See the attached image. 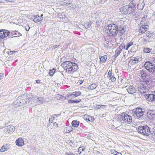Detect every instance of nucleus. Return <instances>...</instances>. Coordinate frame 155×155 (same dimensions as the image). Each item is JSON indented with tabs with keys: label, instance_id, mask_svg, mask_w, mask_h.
<instances>
[{
	"label": "nucleus",
	"instance_id": "8",
	"mask_svg": "<svg viewBox=\"0 0 155 155\" xmlns=\"http://www.w3.org/2000/svg\"><path fill=\"white\" fill-rule=\"evenodd\" d=\"M144 112L141 108H137L134 111V115H136L138 118H141L143 115Z\"/></svg>",
	"mask_w": 155,
	"mask_h": 155
},
{
	"label": "nucleus",
	"instance_id": "45",
	"mask_svg": "<svg viewBox=\"0 0 155 155\" xmlns=\"http://www.w3.org/2000/svg\"><path fill=\"white\" fill-rule=\"evenodd\" d=\"M68 97L69 98H73L75 97L74 96V95L72 93L71 94H69L68 96Z\"/></svg>",
	"mask_w": 155,
	"mask_h": 155
},
{
	"label": "nucleus",
	"instance_id": "43",
	"mask_svg": "<svg viewBox=\"0 0 155 155\" xmlns=\"http://www.w3.org/2000/svg\"><path fill=\"white\" fill-rule=\"evenodd\" d=\"M94 120V117L92 116H89L88 121L93 122Z\"/></svg>",
	"mask_w": 155,
	"mask_h": 155
},
{
	"label": "nucleus",
	"instance_id": "15",
	"mask_svg": "<svg viewBox=\"0 0 155 155\" xmlns=\"http://www.w3.org/2000/svg\"><path fill=\"white\" fill-rule=\"evenodd\" d=\"M127 90L129 93L130 94H133L136 92L135 87L131 86L128 87L127 88Z\"/></svg>",
	"mask_w": 155,
	"mask_h": 155
},
{
	"label": "nucleus",
	"instance_id": "4",
	"mask_svg": "<svg viewBox=\"0 0 155 155\" xmlns=\"http://www.w3.org/2000/svg\"><path fill=\"white\" fill-rule=\"evenodd\" d=\"M118 118L120 121L123 123H130L132 122V119L131 117L125 113H122L119 116Z\"/></svg>",
	"mask_w": 155,
	"mask_h": 155
},
{
	"label": "nucleus",
	"instance_id": "46",
	"mask_svg": "<svg viewBox=\"0 0 155 155\" xmlns=\"http://www.w3.org/2000/svg\"><path fill=\"white\" fill-rule=\"evenodd\" d=\"M30 28V27L28 25H26L25 26V29L27 31L29 30Z\"/></svg>",
	"mask_w": 155,
	"mask_h": 155
},
{
	"label": "nucleus",
	"instance_id": "44",
	"mask_svg": "<svg viewBox=\"0 0 155 155\" xmlns=\"http://www.w3.org/2000/svg\"><path fill=\"white\" fill-rule=\"evenodd\" d=\"M89 116L87 115H85L83 117L84 119L87 122L88 121Z\"/></svg>",
	"mask_w": 155,
	"mask_h": 155
},
{
	"label": "nucleus",
	"instance_id": "9",
	"mask_svg": "<svg viewBox=\"0 0 155 155\" xmlns=\"http://www.w3.org/2000/svg\"><path fill=\"white\" fill-rule=\"evenodd\" d=\"M114 40L116 41V39ZM118 44V43H117L116 41L113 42H111L110 41V39H106L104 42L105 45H106L107 47H112L114 45H115V46H117V44Z\"/></svg>",
	"mask_w": 155,
	"mask_h": 155
},
{
	"label": "nucleus",
	"instance_id": "7",
	"mask_svg": "<svg viewBox=\"0 0 155 155\" xmlns=\"http://www.w3.org/2000/svg\"><path fill=\"white\" fill-rule=\"evenodd\" d=\"M138 131L142 135L148 136L150 134V129L147 126H139L138 128Z\"/></svg>",
	"mask_w": 155,
	"mask_h": 155
},
{
	"label": "nucleus",
	"instance_id": "18",
	"mask_svg": "<svg viewBox=\"0 0 155 155\" xmlns=\"http://www.w3.org/2000/svg\"><path fill=\"white\" fill-rule=\"evenodd\" d=\"M107 75V77L112 81L114 82L115 81L116 78L114 77V74L112 73L111 70L109 71Z\"/></svg>",
	"mask_w": 155,
	"mask_h": 155
},
{
	"label": "nucleus",
	"instance_id": "3",
	"mask_svg": "<svg viewBox=\"0 0 155 155\" xmlns=\"http://www.w3.org/2000/svg\"><path fill=\"white\" fill-rule=\"evenodd\" d=\"M21 106L28 104L33 97L31 94H26L19 97Z\"/></svg>",
	"mask_w": 155,
	"mask_h": 155
},
{
	"label": "nucleus",
	"instance_id": "62",
	"mask_svg": "<svg viewBox=\"0 0 155 155\" xmlns=\"http://www.w3.org/2000/svg\"><path fill=\"white\" fill-rule=\"evenodd\" d=\"M152 68L153 69L155 68V66H153L152 64V67H151L150 68Z\"/></svg>",
	"mask_w": 155,
	"mask_h": 155
},
{
	"label": "nucleus",
	"instance_id": "57",
	"mask_svg": "<svg viewBox=\"0 0 155 155\" xmlns=\"http://www.w3.org/2000/svg\"><path fill=\"white\" fill-rule=\"evenodd\" d=\"M73 143L72 142H70V144L73 147H74V146H73Z\"/></svg>",
	"mask_w": 155,
	"mask_h": 155
},
{
	"label": "nucleus",
	"instance_id": "17",
	"mask_svg": "<svg viewBox=\"0 0 155 155\" xmlns=\"http://www.w3.org/2000/svg\"><path fill=\"white\" fill-rule=\"evenodd\" d=\"M11 148L10 144H7L3 145L1 147L0 151L1 152H5L9 150Z\"/></svg>",
	"mask_w": 155,
	"mask_h": 155
},
{
	"label": "nucleus",
	"instance_id": "39",
	"mask_svg": "<svg viewBox=\"0 0 155 155\" xmlns=\"http://www.w3.org/2000/svg\"><path fill=\"white\" fill-rule=\"evenodd\" d=\"M55 117L54 116H51L49 118V121L50 123H53Z\"/></svg>",
	"mask_w": 155,
	"mask_h": 155
},
{
	"label": "nucleus",
	"instance_id": "24",
	"mask_svg": "<svg viewBox=\"0 0 155 155\" xmlns=\"http://www.w3.org/2000/svg\"><path fill=\"white\" fill-rule=\"evenodd\" d=\"M131 60L133 63L137 64L140 61V59L139 57H137L133 58Z\"/></svg>",
	"mask_w": 155,
	"mask_h": 155
},
{
	"label": "nucleus",
	"instance_id": "48",
	"mask_svg": "<svg viewBox=\"0 0 155 155\" xmlns=\"http://www.w3.org/2000/svg\"><path fill=\"white\" fill-rule=\"evenodd\" d=\"M5 1L7 2H14L16 1V0H5Z\"/></svg>",
	"mask_w": 155,
	"mask_h": 155
},
{
	"label": "nucleus",
	"instance_id": "64",
	"mask_svg": "<svg viewBox=\"0 0 155 155\" xmlns=\"http://www.w3.org/2000/svg\"><path fill=\"white\" fill-rule=\"evenodd\" d=\"M153 132L154 134V135L155 136V129H154L153 130Z\"/></svg>",
	"mask_w": 155,
	"mask_h": 155
},
{
	"label": "nucleus",
	"instance_id": "6",
	"mask_svg": "<svg viewBox=\"0 0 155 155\" xmlns=\"http://www.w3.org/2000/svg\"><path fill=\"white\" fill-rule=\"evenodd\" d=\"M136 4L131 3L130 5V7L128 6H124L120 8V12L123 14L126 15L129 14L130 13V11L133 7H134L136 6Z\"/></svg>",
	"mask_w": 155,
	"mask_h": 155
},
{
	"label": "nucleus",
	"instance_id": "14",
	"mask_svg": "<svg viewBox=\"0 0 155 155\" xmlns=\"http://www.w3.org/2000/svg\"><path fill=\"white\" fill-rule=\"evenodd\" d=\"M148 23L146 22V24L142 25L140 28L139 30V33H144L147 31V29L148 28Z\"/></svg>",
	"mask_w": 155,
	"mask_h": 155
},
{
	"label": "nucleus",
	"instance_id": "12",
	"mask_svg": "<svg viewBox=\"0 0 155 155\" xmlns=\"http://www.w3.org/2000/svg\"><path fill=\"white\" fill-rule=\"evenodd\" d=\"M10 34V32L8 31L5 29L0 30V39H3L6 38Z\"/></svg>",
	"mask_w": 155,
	"mask_h": 155
},
{
	"label": "nucleus",
	"instance_id": "2",
	"mask_svg": "<svg viewBox=\"0 0 155 155\" xmlns=\"http://www.w3.org/2000/svg\"><path fill=\"white\" fill-rule=\"evenodd\" d=\"M149 82L147 81H143L139 85L138 90L141 94L145 93L148 91L150 87Z\"/></svg>",
	"mask_w": 155,
	"mask_h": 155
},
{
	"label": "nucleus",
	"instance_id": "35",
	"mask_svg": "<svg viewBox=\"0 0 155 155\" xmlns=\"http://www.w3.org/2000/svg\"><path fill=\"white\" fill-rule=\"evenodd\" d=\"M56 70L55 69H53L52 70H50V71L49 72V75L50 76H52L54 74V73L55 72Z\"/></svg>",
	"mask_w": 155,
	"mask_h": 155
},
{
	"label": "nucleus",
	"instance_id": "10",
	"mask_svg": "<svg viewBox=\"0 0 155 155\" xmlns=\"http://www.w3.org/2000/svg\"><path fill=\"white\" fill-rule=\"evenodd\" d=\"M152 94H147L146 95V98L147 101L152 102L155 101V91L152 92Z\"/></svg>",
	"mask_w": 155,
	"mask_h": 155
},
{
	"label": "nucleus",
	"instance_id": "20",
	"mask_svg": "<svg viewBox=\"0 0 155 155\" xmlns=\"http://www.w3.org/2000/svg\"><path fill=\"white\" fill-rule=\"evenodd\" d=\"M43 15L42 14L40 16L38 15L37 16L35 15V16L34 17H35V18L34 19L33 21L35 23L40 22L43 20Z\"/></svg>",
	"mask_w": 155,
	"mask_h": 155
},
{
	"label": "nucleus",
	"instance_id": "56",
	"mask_svg": "<svg viewBox=\"0 0 155 155\" xmlns=\"http://www.w3.org/2000/svg\"><path fill=\"white\" fill-rule=\"evenodd\" d=\"M16 52V51H11L9 52L8 54H12L14 52Z\"/></svg>",
	"mask_w": 155,
	"mask_h": 155
},
{
	"label": "nucleus",
	"instance_id": "19",
	"mask_svg": "<svg viewBox=\"0 0 155 155\" xmlns=\"http://www.w3.org/2000/svg\"><path fill=\"white\" fill-rule=\"evenodd\" d=\"M20 103H21L20 101H19V97H18L14 101L13 104L15 107H18L21 106Z\"/></svg>",
	"mask_w": 155,
	"mask_h": 155
},
{
	"label": "nucleus",
	"instance_id": "23",
	"mask_svg": "<svg viewBox=\"0 0 155 155\" xmlns=\"http://www.w3.org/2000/svg\"><path fill=\"white\" fill-rule=\"evenodd\" d=\"M121 48H122V47H121L120 46L115 51V54L114 56L115 58H117L121 52L122 51V49Z\"/></svg>",
	"mask_w": 155,
	"mask_h": 155
},
{
	"label": "nucleus",
	"instance_id": "22",
	"mask_svg": "<svg viewBox=\"0 0 155 155\" xmlns=\"http://www.w3.org/2000/svg\"><path fill=\"white\" fill-rule=\"evenodd\" d=\"M10 35L12 36V38L17 37L21 35V34L16 31H12L11 32Z\"/></svg>",
	"mask_w": 155,
	"mask_h": 155
},
{
	"label": "nucleus",
	"instance_id": "63",
	"mask_svg": "<svg viewBox=\"0 0 155 155\" xmlns=\"http://www.w3.org/2000/svg\"><path fill=\"white\" fill-rule=\"evenodd\" d=\"M2 74L0 73V80L1 79Z\"/></svg>",
	"mask_w": 155,
	"mask_h": 155
},
{
	"label": "nucleus",
	"instance_id": "29",
	"mask_svg": "<svg viewBox=\"0 0 155 155\" xmlns=\"http://www.w3.org/2000/svg\"><path fill=\"white\" fill-rule=\"evenodd\" d=\"M85 149L84 147H80L78 148V152H79V154H84Z\"/></svg>",
	"mask_w": 155,
	"mask_h": 155
},
{
	"label": "nucleus",
	"instance_id": "33",
	"mask_svg": "<svg viewBox=\"0 0 155 155\" xmlns=\"http://www.w3.org/2000/svg\"><path fill=\"white\" fill-rule=\"evenodd\" d=\"M91 25V22L89 21L88 22H87L86 23L84 24V26L86 28H89Z\"/></svg>",
	"mask_w": 155,
	"mask_h": 155
},
{
	"label": "nucleus",
	"instance_id": "49",
	"mask_svg": "<svg viewBox=\"0 0 155 155\" xmlns=\"http://www.w3.org/2000/svg\"><path fill=\"white\" fill-rule=\"evenodd\" d=\"M53 126L56 127H58V124L56 122H54L53 124Z\"/></svg>",
	"mask_w": 155,
	"mask_h": 155
},
{
	"label": "nucleus",
	"instance_id": "55",
	"mask_svg": "<svg viewBox=\"0 0 155 155\" xmlns=\"http://www.w3.org/2000/svg\"><path fill=\"white\" fill-rule=\"evenodd\" d=\"M59 46V45H56L55 46L54 45L53 46L52 48H57V47H58Z\"/></svg>",
	"mask_w": 155,
	"mask_h": 155
},
{
	"label": "nucleus",
	"instance_id": "16",
	"mask_svg": "<svg viewBox=\"0 0 155 155\" xmlns=\"http://www.w3.org/2000/svg\"><path fill=\"white\" fill-rule=\"evenodd\" d=\"M15 143L16 145L19 147L22 146L24 144V140L21 138H19L17 139L15 141Z\"/></svg>",
	"mask_w": 155,
	"mask_h": 155
},
{
	"label": "nucleus",
	"instance_id": "54",
	"mask_svg": "<svg viewBox=\"0 0 155 155\" xmlns=\"http://www.w3.org/2000/svg\"><path fill=\"white\" fill-rule=\"evenodd\" d=\"M59 76L61 78H63V77L64 76V75L62 73H60L59 74Z\"/></svg>",
	"mask_w": 155,
	"mask_h": 155
},
{
	"label": "nucleus",
	"instance_id": "37",
	"mask_svg": "<svg viewBox=\"0 0 155 155\" xmlns=\"http://www.w3.org/2000/svg\"><path fill=\"white\" fill-rule=\"evenodd\" d=\"M151 49L146 48H144L143 50V51L146 53H149L151 51Z\"/></svg>",
	"mask_w": 155,
	"mask_h": 155
},
{
	"label": "nucleus",
	"instance_id": "50",
	"mask_svg": "<svg viewBox=\"0 0 155 155\" xmlns=\"http://www.w3.org/2000/svg\"><path fill=\"white\" fill-rule=\"evenodd\" d=\"M72 5H73V4L72 3H70V2H69L68 4L66 5H67V6L68 5L69 6H70V7H71L72 6Z\"/></svg>",
	"mask_w": 155,
	"mask_h": 155
},
{
	"label": "nucleus",
	"instance_id": "28",
	"mask_svg": "<svg viewBox=\"0 0 155 155\" xmlns=\"http://www.w3.org/2000/svg\"><path fill=\"white\" fill-rule=\"evenodd\" d=\"M144 4L143 2H140L137 5V8L138 9L140 10H142L144 6Z\"/></svg>",
	"mask_w": 155,
	"mask_h": 155
},
{
	"label": "nucleus",
	"instance_id": "60",
	"mask_svg": "<svg viewBox=\"0 0 155 155\" xmlns=\"http://www.w3.org/2000/svg\"><path fill=\"white\" fill-rule=\"evenodd\" d=\"M146 36H147V37H149V33H148V32H147V33H146Z\"/></svg>",
	"mask_w": 155,
	"mask_h": 155
},
{
	"label": "nucleus",
	"instance_id": "38",
	"mask_svg": "<svg viewBox=\"0 0 155 155\" xmlns=\"http://www.w3.org/2000/svg\"><path fill=\"white\" fill-rule=\"evenodd\" d=\"M133 45V42H130L128 43L127 44V46H126V48H125V49L127 50L129 48Z\"/></svg>",
	"mask_w": 155,
	"mask_h": 155
},
{
	"label": "nucleus",
	"instance_id": "36",
	"mask_svg": "<svg viewBox=\"0 0 155 155\" xmlns=\"http://www.w3.org/2000/svg\"><path fill=\"white\" fill-rule=\"evenodd\" d=\"M69 1V0H62V1L60 2V3L61 4H64L67 5L68 4Z\"/></svg>",
	"mask_w": 155,
	"mask_h": 155
},
{
	"label": "nucleus",
	"instance_id": "32",
	"mask_svg": "<svg viewBox=\"0 0 155 155\" xmlns=\"http://www.w3.org/2000/svg\"><path fill=\"white\" fill-rule=\"evenodd\" d=\"M107 57L106 55L101 56L100 58V61L103 62H105L107 60Z\"/></svg>",
	"mask_w": 155,
	"mask_h": 155
},
{
	"label": "nucleus",
	"instance_id": "59",
	"mask_svg": "<svg viewBox=\"0 0 155 155\" xmlns=\"http://www.w3.org/2000/svg\"><path fill=\"white\" fill-rule=\"evenodd\" d=\"M58 115H59V114H58V115H57V114H54V115H52V116H54V117H55H55H57L58 116Z\"/></svg>",
	"mask_w": 155,
	"mask_h": 155
},
{
	"label": "nucleus",
	"instance_id": "58",
	"mask_svg": "<svg viewBox=\"0 0 155 155\" xmlns=\"http://www.w3.org/2000/svg\"><path fill=\"white\" fill-rule=\"evenodd\" d=\"M36 82V83H40V80H37L36 81H35Z\"/></svg>",
	"mask_w": 155,
	"mask_h": 155
},
{
	"label": "nucleus",
	"instance_id": "25",
	"mask_svg": "<svg viewBox=\"0 0 155 155\" xmlns=\"http://www.w3.org/2000/svg\"><path fill=\"white\" fill-rule=\"evenodd\" d=\"M147 116L150 118H152L155 116L153 111L151 110H149L147 113Z\"/></svg>",
	"mask_w": 155,
	"mask_h": 155
},
{
	"label": "nucleus",
	"instance_id": "61",
	"mask_svg": "<svg viewBox=\"0 0 155 155\" xmlns=\"http://www.w3.org/2000/svg\"><path fill=\"white\" fill-rule=\"evenodd\" d=\"M104 1H102V0H101L100 1V3H104Z\"/></svg>",
	"mask_w": 155,
	"mask_h": 155
},
{
	"label": "nucleus",
	"instance_id": "51",
	"mask_svg": "<svg viewBox=\"0 0 155 155\" xmlns=\"http://www.w3.org/2000/svg\"><path fill=\"white\" fill-rule=\"evenodd\" d=\"M115 154H114V155H121V154L120 153H118L116 151L115 152Z\"/></svg>",
	"mask_w": 155,
	"mask_h": 155
},
{
	"label": "nucleus",
	"instance_id": "30",
	"mask_svg": "<svg viewBox=\"0 0 155 155\" xmlns=\"http://www.w3.org/2000/svg\"><path fill=\"white\" fill-rule=\"evenodd\" d=\"M64 131H66V132L69 133L73 130V128L71 127H66L64 129Z\"/></svg>",
	"mask_w": 155,
	"mask_h": 155
},
{
	"label": "nucleus",
	"instance_id": "47",
	"mask_svg": "<svg viewBox=\"0 0 155 155\" xmlns=\"http://www.w3.org/2000/svg\"><path fill=\"white\" fill-rule=\"evenodd\" d=\"M74 103H79L81 101V100H74Z\"/></svg>",
	"mask_w": 155,
	"mask_h": 155
},
{
	"label": "nucleus",
	"instance_id": "21",
	"mask_svg": "<svg viewBox=\"0 0 155 155\" xmlns=\"http://www.w3.org/2000/svg\"><path fill=\"white\" fill-rule=\"evenodd\" d=\"M146 71L145 70L142 69L140 71L139 75H140L141 78L144 79L147 76Z\"/></svg>",
	"mask_w": 155,
	"mask_h": 155
},
{
	"label": "nucleus",
	"instance_id": "42",
	"mask_svg": "<svg viewBox=\"0 0 155 155\" xmlns=\"http://www.w3.org/2000/svg\"><path fill=\"white\" fill-rule=\"evenodd\" d=\"M118 30L119 31H120V32L122 33H124L125 31L124 29L121 27H119Z\"/></svg>",
	"mask_w": 155,
	"mask_h": 155
},
{
	"label": "nucleus",
	"instance_id": "26",
	"mask_svg": "<svg viewBox=\"0 0 155 155\" xmlns=\"http://www.w3.org/2000/svg\"><path fill=\"white\" fill-rule=\"evenodd\" d=\"M145 68L148 71L152 67V63L149 61L146 62L144 64Z\"/></svg>",
	"mask_w": 155,
	"mask_h": 155
},
{
	"label": "nucleus",
	"instance_id": "13",
	"mask_svg": "<svg viewBox=\"0 0 155 155\" xmlns=\"http://www.w3.org/2000/svg\"><path fill=\"white\" fill-rule=\"evenodd\" d=\"M15 128L12 125H9L6 127L4 129V132L8 133H11L15 130Z\"/></svg>",
	"mask_w": 155,
	"mask_h": 155
},
{
	"label": "nucleus",
	"instance_id": "11",
	"mask_svg": "<svg viewBox=\"0 0 155 155\" xmlns=\"http://www.w3.org/2000/svg\"><path fill=\"white\" fill-rule=\"evenodd\" d=\"M35 101L36 105H39L43 103L45 101L44 98L42 97H34L32 98Z\"/></svg>",
	"mask_w": 155,
	"mask_h": 155
},
{
	"label": "nucleus",
	"instance_id": "52",
	"mask_svg": "<svg viewBox=\"0 0 155 155\" xmlns=\"http://www.w3.org/2000/svg\"><path fill=\"white\" fill-rule=\"evenodd\" d=\"M74 100H72L71 99H69L68 100V102L69 103H74Z\"/></svg>",
	"mask_w": 155,
	"mask_h": 155
},
{
	"label": "nucleus",
	"instance_id": "40",
	"mask_svg": "<svg viewBox=\"0 0 155 155\" xmlns=\"http://www.w3.org/2000/svg\"><path fill=\"white\" fill-rule=\"evenodd\" d=\"M148 71L152 73V74H155V68L153 69L152 68H150Z\"/></svg>",
	"mask_w": 155,
	"mask_h": 155
},
{
	"label": "nucleus",
	"instance_id": "41",
	"mask_svg": "<svg viewBox=\"0 0 155 155\" xmlns=\"http://www.w3.org/2000/svg\"><path fill=\"white\" fill-rule=\"evenodd\" d=\"M147 16H144L142 18V20L141 21L140 24H141L143 25L144 22L145 21H146V19L147 18Z\"/></svg>",
	"mask_w": 155,
	"mask_h": 155
},
{
	"label": "nucleus",
	"instance_id": "31",
	"mask_svg": "<svg viewBox=\"0 0 155 155\" xmlns=\"http://www.w3.org/2000/svg\"><path fill=\"white\" fill-rule=\"evenodd\" d=\"M97 86L95 84H91L88 87L89 89L93 90Z\"/></svg>",
	"mask_w": 155,
	"mask_h": 155
},
{
	"label": "nucleus",
	"instance_id": "27",
	"mask_svg": "<svg viewBox=\"0 0 155 155\" xmlns=\"http://www.w3.org/2000/svg\"><path fill=\"white\" fill-rule=\"evenodd\" d=\"M80 122L75 120H73L72 122V126L74 127H78L79 125Z\"/></svg>",
	"mask_w": 155,
	"mask_h": 155
},
{
	"label": "nucleus",
	"instance_id": "34",
	"mask_svg": "<svg viewBox=\"0 0 155 155\" xmlns=\"http://www.w3.org/2000/svg\"><path fill=\"white\" fill-rule=\"evenodd\" d=\"M74 96L75 97H77L79 95H80L81 94V93L80 91H75L73 92Z\"/></svg>",
	"mask_w": 155,
	"mask_h": 155
},
{
	"label": "nucleus",
	"instance_id": "5",
	"mask_svg": "<svg viewBox=\"0 0 155 155\" xmlns=\"http://www.w3.org/2000/svg\"><path fill=\"white\" fill-rule=\"evenodd\" d=\"M117 26L114 24H110L107 27V32L112 35L115 36L117 33Z\"/></svg>",
	"mask_w": 155,
	"mask_h": 155
},
{
	"label": "nucleus",
	"instance_id": "53",
	"mask_svg": "<svg viewBox=\"0 0 155 155\" xmlns=\"http://www.w3.org/2000/svg\"><path fill=\"white\" fill-rule=\"evenodd\" d=\"M97 106H98L97 107L98 108H99V107L100 108H103L104 107H105L104 106H103V105H98Z\"/></svg>",
	"mask_w": 155,
	"mask_h": 155
},
{
	"label": "nucleus",
	"instance_id": "1",
	"mask_svg": "<svg viewBox=\"0 0 155 155\" xmlns=\"http://www.w3.org/2000/svg\"><path fill=\"white\" fill-rule=\"evenodd\" d=\"M61 66L64 67V69L67 71L68 74H72L78 69L76 64L72 63L70 61H66L63 62Z\"/></svg>",
	"mask_w": 155,
	"mask_h": 155
}]
</instances>
